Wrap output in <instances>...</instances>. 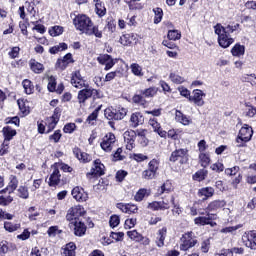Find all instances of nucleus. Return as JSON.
<instances>
[{
  "instance_id": "c756f323",
  "label": "nucleus",
  "mask_w": 256,
  "mask_h": 256,
  "mask_svg": "<svg viewBox=\"0 0 256 256\" xmlns=\"http://www.w3.org/2000/svg\"><path fill=\"white\" fill-rule=\"evenodd\" d=\"M158 91L159 89L157 87H150L140 90V93L144 97V99H152V97H155V95H157Z\"/></svg>"
},
{
  "instance_id": "49530a36",
  "label": "nucleus",
  "mask_w": 256,
  "mask_h": 256,
  "mask_svg": "<svg viewBox=\"0 0 256 256\" xmlns=\"http://www.w3.org/2000/svg\"><path fill=\"white\" fill-rule=\"evenodd\" d=\"M154 23L155 25H158V23H161L162 19H163V9L161 8H154Z\"/></svg>"
},
{
  "instance_id": "9b49d317",
  "label": "nucleus",
  "mask_w": 256,
  "mask_h": 256,
  "mask_svg": "<svg viewBox=\"0 0 256 256\" xmlns=\"http://www.w3.org/2000/svg\"><path fill=\"white\" fill-rule=\"evenodd\" d=\"M206 96L207 94H205L203 90L195 89L192 92V96L189 97V101L196 104L197 107H203V105H205L203 98Z\"/></svg>"
},
{
  "instance_id": "cd10ccee",
  "label": "nucleus",
  "mask_w": 256,
  "mask_h": 256,
  "mask_svg": "<svg viewBox=\"0 0 256 256\" xmlns=\"http://www.w3.org/2000/svg\"><path fill=\"white\" fill-rule=\"evenodd\" d=\"M2 133L4 135V141H11L15 135H17V130L11 128L10 126H6L3 128Z\"/></svg>"
},
{
  "instance_id": "6ab92c4d",
  "label": "nucleus",
  "mask_w": 256,
  "mask_h": 256,
  "mask_svg": "<svg viewBox=\"0 0 256 256\" xmlns=\"http://www.w3.org/2000/svg\"><path fill=\"white\" fill-rule=\"evenodd\" d=\"M148 123L150 127L153 128L154 133H157L159 137H162L163 139L167 138V131L161 128V124L158 123L155 118H150Z\"/></svg>"
},
{
  "instance_id": "5fc2aeb1",
  "label": "nucleus",
  "mask_w": 256,
  "mask_h": 256,
  "mask_svg": "<svg viewBox=\"0 0 256 256\" xmlns=\"http://www.w3.org/2000/svg\"><path fill=\"white\" fill-rule=\"evenodd\" d=\"M112 161H123L125 156L123 155V148H117L114 154H112Z\"/></svg>"
},
{
  "instance_id": "a18cd8bd",
  "label": "nucleus",
  "mask_w": 256,
  "mask_h": 256,
  "mask_svg": "<svg viewBox=\"0 0 256 256\" xmlns=\"http://www.w3.org/2000/svg\"><path fill=\"white\" fill-rule=\"evenodd\" d=\"M17 195L20 199H27L29 197V188L26 186H19L17 189Z\"/></svg>"
},
{
  "instance_id": "69168bd1",
  "label": "nucleus",
  "mask_w": 256,
  "mask_h": 256,
  "mask_svg": "<svg viewBox=\"0 0 256 256\" xmlns=\"http://www.w3.org/2000/svg\"><path fill=\"white\" fill-rule=\"evenodd\" d=\"M61 137H62L61 130H56L54 134L49 136V140L53 141L54 143H59V141L61 140Z\"/></svg>"
},
{
  "instance_id": "e2e57ef3",
  "label": "nucleus",
  "mask_w": 256,
  "mask_h": 256,
  "mask_svg": "<svg viewBox=\"0 0 256 256\" xmlns=\"http://www.w3.org/2000/svg\"><path fill=\"white\" fill-rule=\"evenodd\" d=\"M155 172H152V170H144L142 172V179H146V180H151V179H155Z\"/></svg>"
},
{
  "instance_id": "13d9d810",
  "label": "nucleus",
  "mask_w": 256,
  "mask_h": 256,
  "mask_svg": "<svg viewBox=\"0 0 256 256\" xmlns=\"http://www.w3.org/2000/svg\"><path fill=\"white\" fill-rule=\"evenodd\" d=\"M133 103H136L137 105H145L147 101H145V97L142 96V94H135L132 98Z\"/></svg>"
},
{
  "instance_id": "393cba45",
  "label": "nucleus",
  "mask_w": 256,
  "mask_h": 256,
  "mask_svg": "<svg viewBox=\"0 0 256 256\" xmlns=\"http://www.w3.org/2000/svg\"><path fill=\"white\" fill-rule=\"evenodd\" d=\"M175 119L178 123H181L182 125H191L193 123V121L187 117V115L183 114V112L176 110L175 113Z\"/></svg>"
},
{
  "instance_id": "7c9ffc66",
  "label": "nucleus",
  "mask_w": 256,
  "mask_h": 256,
  "mask_svg": "<svg viewBox=\"0 0 256 256\" xmlns=\"http://www.w3.org/2000/svg\"><path fill=\"white\" fill-rule=\"evenodd\" d=\"M131 126L132 127H139V125H143V115L141 113L136 112L131 115L130 118Z\"/></svg>"
},
{
  "instance_id": "603ef678",
  "label": "nucleus",
  "mask_w": 256,
  "mask_h": 256,
  "mask_svg": "<svg viewBox=\"0 0 256 256\" xmlns=\"http://www.w3.org/2000/svg\"><path fill=\"white\" fill-rule=\"evenodd\" d=\"M205 177H207V170L205 169L199 170L193 175L194 181H204Z\"/></svg>"
},
{
  "instance_id": "f8f14e48",
  "label": "nucleus",
  "mask_w": 256,
  "mask_h": 256,
  "mask_svg": "<svg viewBox=\"0 0 256 256\" xmlns=\"http://www.w3.org/2000/svg\"><path fill=\"white\" fill-rule=\"evenodd\" d=\"M71 84L76 89H83L84 87H87V85H89V83H87V80L83 79V76H81V72L79 70L72 73Z\"/></svg>"
},
{
  "instance_id": "bf43d9fd",
  "label": "nucleus",
  "mask_w": 256,
  "mask_h": 256,
  "mask_svg": "<svg viewBox=\"0 0 256 256\" xmlns=\"http://www.w3.org/2000/svg\"><path fill=\"white\" fill-rule=\"evenodd\" d=\"M119 223H121V219L117 215H112L109 220V225L112 227V229H115V227H118Z\"/></svg>"
},
{
  "instance_id": "de8ad7c7",
  "label": "nucleus",
  "mask_w": 256,
  "mask_h": 256,
  "mask_svg": "<svg viewBox=\"0 0 256 256\" xmlns=\"http://www.w3.org/2000/svg\"><path fill=\"white\" fill-rule=\"evenodd\" d=\"M57 123H59V120H55L54 118H48L46 120V125H47V131L46 133H51V131H53V129H55V127L57 126Z\"/></svg>"
},
{
  "instance_id": "72a5a7b5",
  "label": "nucleus",
  "mask_w": 256,
  "mask_h": 256,
  "mask_svg": "<svg viewBox=\"0 0 256 256\" xmlns=\"http://www.w3.org/2000/svg\"><path fill=\"white\" fill-rule=\"evenodd\" d=\"M133 41H135L134 34H124L120 37V40H119L121 45H124V47L131 45V43H133Z\"/></svg>"
},
{
  "instance_id": "a878e982",
  "label": "nucleus",
  "mask_w": 256,
  "mask_h": 256,
  "mask_svg": "<svg viewBox=\"0 0 256 256\" xmlns=\"http://www.w3.org/2000/svg\"><path fill=\"white\" fill-rule=\"evenodd\" d=\"M75 249H77V246L75 243L70 242L62 248V256H75Z\"/></svg>"
},
{
  "instance_id": "09e8293b",
  "label": "nucleus",
  "mask_w": 256,
  "mask_h": 256,
  "mask_svg": "<svg viewBox=\"0 0 256 256\" xmlns=\"http://www.w3.org/2000/svg\"><path fill=\"white\" fill-rule=\"evenodd\" d=\"M167 37L170 41H179L181 39V33L179 30H169Z\"/></svg>"
},
{
  "instance_id": "6e6d98bb",
  "label": "nucleus",
  "mask_w": 256,
  "mask_h": 256,
  "mask_svg": "<svg viewBox=\"0 0 256 256\" xmlns=\"http://www.w3.org/2000/svg\"><path fill=\"white\" fill-rule=\"evenodd\" d=\"M148 169L152 172H154L155 174H157V171L159 170V160L157 159H152L149 163H148Z\"/></svg>"
},
{
  "instance_id": "a211bd4d",
  "label": "nucleus",
  "mask_w": 256,
  "mask_h": 256,
  "mask_svg": "<svg viewBox=\"0 0 256 256\" xmlns=\"http://www.w3.org/2000/svg\"><path fill=\"white\" fill-rule=\"evenodd\" d=\"M165 239H167V227L164 226L156 232L155 243L160 249L165 247Z\"/></svg>"
},
{
  "instance_id": "f257e3e1",
  "label": "nucleus",
  "mask_w": 256,
  "mask_h": 256,
  "mask_svg": "<svg viewBox=\"0 0 256 256\" xmlns=\"http://www.w3.org/2000/svg\"><path fill=\"white\" fill-rule=\"evenodd\" d=\"M73 21L74 27H76L77 31H80L88 36L95 35L98 39L103 37V32L99 30V26L93 24V21H91V18H89L87 15H78Z\"/></svg>"
},
{
  "instance_id": "680f3d73",
  "label": "nucleus",
  "mask_w": 256,
  "mask_h": 256,
  "mask_svg": "<svg viewBox=\"0 0 256 256\" xmlns=\"http://www.w3.org/2000/svg\"><path fill=\"white\" fill-rule=\"evenodd\" d=\"M137 225V218H129L125 220L124 227L125 229H133Z\"/></svg>"
},
{
  "instance_id": "338daca9",
  "label": "nucleus",
  "mask_w": 256,
  "mask_h": 256,
  "mask_svg": "<svg viewBox=\"0 0 256 256\" xmlns=\"http://www.w3.org/2000/svg\"><path fill=\"white\" fill-rule=\"evenodd\" d=\"M7 153H9V142L8 141H4L2 143V145L0 146V155H7Z\"/></svg>"
},
{
  "instance_id": "052dcab7",
  "label": "nucleus",
  "mask_w": 256,
  "mask_h": 256,
  "mask_svg": "<svg viewBox=\"0 0 256 256\" xmlns=\"http://www.w3.org/2000/svg\"><path fill=\"white\" fill-rule=\"evenodd\" d=\"M238 229H241V225H236V226H229V227H225V228H222L220 230V233H235V231H237Z\"/></svg>"
},
{
  "instance_id": "0eeeda50",
  "label": "nucleus",
  "mask_w": 256,
  "mask_h": 256,
  "mask_svg": "<svg viewBox=\"0 0 256 256\" xmlns=\"http://www.w3.org/2000/svg\"><path fill=\"white\" fill-rule=\"evenodd\" d=\"M86 211L85 208L81 205L71 207L66 214V220L69 223H73V221H79V217H83Z\"/></svg>"
},
{
  "instance_id": "774afa93",
  "label": "nucleus",
  "mask_w": 256,
  "mask_h": 256,
  "mask_svg": "<svg viewBox=\"0 0 256 256\" xmlns=\"http://www.w3.org/2000/svg\"><path fill=\"white\" fill-rule=\"evenodd\" d=\"M215 256H233V251L231 249L221 250L219 253H216Z\"/></svg>"
},
{
  "instance_id": "8fccbe9b",
  "label": "nucleus",
  "mask_w": 256,
  "mask_h": 256,
  "mask_svg": "<svg viewBox=\"0 0 256 256\" xmlns=\"http://www.w3.org/2000/svg\"><path fill=\"white\" fill-rule=\"evenodd\" d=\"M57 88V79H55L54 76H50L48 78V91H50V93H54V91H56Z\"/></svg>"
},
{
  "instance_id": "5701e85b",
  "label": "nucleus",
  "mask_w": 256,
  "mask_h": 256,
  "mask_svg": "<svg viewBox=\"0 0 256 256\" xmlns=\"http://www.w3.org/2000/svg\"><path fill=\"white\" fill-rule=\"evenodd\" d=\"M53 172L50 175L49 179V186L50 187H55V185H59L61 181V174L59 173V169L57 167H52Z\"/></svg>"
},
{
  "instance_id": "9d476101",
  "label": "nucleus",
  "mask_w": 256,
  "mask_h": 256,
  "mask_svg": "<svg viewBox=\"0 0 256 256\" xmlns=\"http://www.w3.org/2000/svg\"><path fill=\"white\" fill-rule=\"evenodd\" d=\"M242 243L248 249H256V232L248 231L242 235Z\"/></svg>"
},
{
  "instance_id": "a19ab883",
  "label": "nucleus",
  "mask_w": 256,
  "mask_h": 256,
  "mask_svg": "<svg viewBox=\"0 0 256 256\" xmlns=\"http://www.w3.org/2000/svg\"><path fill=\"white\" fill-rule=\"evenodd\" d=\"M127 235L132 241H136L137 243H141L143 239V235L137 232V230L128 231Z\"/></svg>"
},
{
  "instance_id": "4be33fe9",
  "label": "nucleus",
  "mask_w": 256,
  "mask_h": 256,
  "mask_svg": "<svg viewBox=\"0 0 256 256\" xmlns=\"http://www.w3.org/2000/svg\"><path fill=\"white\" fill-rule=\"evenodd\" d=\"M213 195H215V189L213 187H204L198 190V197H202L203 201H207Z\"/></svg>"
},
{
  "instance_id": "f704fd0d",
  "label": "nucleus",
  "mask_w": 256,
  "mask_h": 256,
  "mask_svg": "<svg viewBox=\"0 0 256 256\" xmlns=\"http://www.w3.org/2000/svg\"><path fill=\"white\" fill-rule=\"evenodd\" d=\"M104 116L108 121H117V109H114L113 107L106 108L104 110Z\"/></svg>"
},
{
  "instance_id": "c03bdc74",
  "label": "nucleus",
  "mask_w": 256,
  "mask_h": 256,
  "mask_svg": "<svg viewBox=\"0 0 256 256\" xmlns=\"http://www.w3.org/2000/svg\"><path fill=\"white\" fill-rule=\"evenodd\" d=\"M211 217V214H207V216H200L194 219V223L195 225H201V226H205L209 223V218Z\"/></svg>"
},
{
  "instance_id": "7ed1b4c3",
  "label": "nucleus",
  "mask_w": 256,
  "mask_h": 256,
  "mask_svg": "<svg viewBox=\"0 0 256 256\" xmlns=\"http://www.w3.org/2000/svg\"><path fill=\"white\" fill-rule=\"evenodd\" d=\"M253 137V128L245 124L239 131L236 138V146L245 147V143H249V140Z\"/></svg>"
},
{
  "instance_id": "c85d7f7f",
  "label": "nucleus",
  "mask_w": 256,
  "mask_h": 256,
  "mask_svg": "<svg viewBox=\"0 0 256 256\" xmlns=\"http://www.w3.org/2000/svg\"><path fill=\"white\" fill-rule=\"evenodd\" d=\"M231 54L233 57H243L245 55V45L235 44L231 49Z\"/></svg>"
},
{
  "instance_id": "3c124183",
  "label": "nucleus",
  "mask_w": 256,
  "mask_h": 256,
  "mask_svg": "<svg viewBox=\"0 0 256 256\" xmlns=\"http://www.w3.org/2000/svg\"><path fill=\"white\" fill-rule=\"evenodd\" d=\"M200 163L202 167H208L209 163H211V158H209V155L205 153H200L199 155Z\"/></svg>"
},
{
  "instance_id": "20e7f679",
  "label": "nucleus",
  "mask_w": 256,
  "mask_h": 256,
  "mask_svg": "<svg viewBox=\"0 0 256 256\" xmlns=\"http://www.w3.org/2000/svg\"><path fill=\"white\" fill-rule=\"evenodd\" d=\"M171 163H180V165H185L189 161V150L185 148H179L174 150L169 158Z\"/></svg>"
},
{
  "instance_id": "bb28decb",
  "label": "nucleus",
  "mask_w": 256,
  "mask_h": 256,
  "mask_svg": "<svg viewBox=\"0 0 256 256\" xmlns=\"http://www.w3.org/2000/svg\"><path fill=\"white\" fill-rule=\"evenodd\" d=\"M225 205L224 200H214L208 204L206 211H218V209H223Z\"/></svg>"
},
{
  "instance_id": "37998d69",
  "label": "nucleus",
  "mask_w": 256,
  "mask_h": 256,
  "mask_svg": "<svg viewBox=\"0 0 256 256\" xmlns=\"http://www.w3.org/2000/svg\"><path fill=\"white\" fill-rule=\"evenodd\" d=\"M67 49V44L65 43H60L59 45L53 46L49 49V53L51 55H57L60 51H65Z\"/></svg>"
},
{
  "instance_id": "b1692460",
  "label": "nucleus",
  "mask_w": 256,
  "mask_h": 256,
  "mask_svg": "<svg viewBox=\"0 0 256 256\" xmlns=\"http://www.w3.org/2000/svg\"><path fill=\"white\" fill-rule=\"evenodd\" d=\"M17 187H19V180L17 179V176L11 175L8 186L1 190L0 193H7V191H9V193H13Z\"/></svg>"
},
{
  "instance_id": "e433bc0d",
  "label": "nucleus",
  "mask_w": 256,
  "mask_h": 256,
  "mask_svg": "<svg viewBox=\"0 0 256 256\" xmlns=\"http://www.w3.org/2000/svg\"><path fill=\"white\" fill-rule=\"evenodd\" d=\"M95 3V11L99 17H104L105 13H107V9L105 8V5L98 0Z\"/></svg>"
},
{
  "instance_id": "ea45409f",
  "label": "nucleus",
  "mask_w": 256,
  "mask_h": 256,
  "mask_svg": "<svg viewBox=\"0 0 256 256\" xmlns=\"http://www.w3.org/2000/svg\"><path fill=\"white\" fill-rule=\"evenodd\" d=\"M173 191V184L169 181H166L159 189L158 195H163V193H171Z\"/></svg>"
},
{
  "instance_id": "1a4fd4ad",
  "label": "nucleus",
  "mask_w": 256,
  "mask_h": 256,
  "mask_svg": "<svg viewBox=\"0 0 256 256\" xmlns=\"http://www.w3.org/2000/svg\"><path fill=\"white\" fill-rule=\"evenodd\" d=\"M101 175H105V165L101 163V160L97 159L94 161V167L86 174L88 179L92 177H101Z\"/></svg>"
},
{
  "instance_id": "f3484780",
  "label": "nucleus",
  "mask_w": 256,
  "mask_h": 256,
  "mask_svg": "<svg viewBox=\"0 0 256 256\" xmlns=\"http://www.w3.org/2000/svg\"><path fill=\"white\" fill-rule=\"evenodd\" d=\"M73 153L80 163H91L93 161L91 154H87V152H83L79 148H74Z\"/></svg>"
},
{
  "instance_id": "2f4dec72",
  "label": "nucleus",
  "mask_w": 256,
  "mask_h": 256,
  "mask_svg": "<svg viewBox=\"0 0 256 256\" xmlns=\"http://www.w3.org/2000/svg\"><path fill=\"white\" fill-rule=\"evenodd\" d=\"M29 66L31 71H33V73H43V71L45 70V67L43 66V64L37 62V60L35 59H31L29 62Z\"/></svg>"
},
{
  "instance_id": "58836bf2",
  "label": "nucleus",
  "mask_w": 256,
  "mask_h": 256,
  "mask_svg": "<svg viewBox=\"0 0 256 256\" xmlns=\"http://www.w3.org/2000/svg\"><path fill=\"white\" fill-rule=\"evenodd\" d=\"M130 69L135 77H143V67L137 63H132Z\"/></svg>"
},
{
  "instance_id": "79ce46f5",
  "label": "nucleus",
  "mask_w": 256,
  "mask_h": 256,
  "mask_svg": "<svg viewBox=\"0 0 256 256\" xmlns=\"http://www.w3.org/2000/svg\"><path fill=\"white\" fill-rule=\"evenodd\" d=\"M170 203L173 205L172 213L175 217H179L181 213H183V209L179 207V205L175 204V197L171 196L170 197Z\"/></svg>"
},
{
  "instance_id": "aec40b11",
  "label": "nucleus",
  "mask_w": 256,
  "mask_h": 256,
  "mask_svg": "<svg viewBox=\"0 0 256 256\" xmlns=\"http://www.w3.org/2000/svg\"><path fill=\"white\" fill-rule=\"evenodd\" d=\"M72 196L76 199V201H79L81 203L87 201L89 199V194L83 190L81 187H75L72 190Z\"/></svg>"
},
{
  "instance_id": "473e14b6",
  "label": "nucleus",
  "mask_w": 256,
  "mask_h": 256,
  "mask_svg": "<svg viewBox=\"0 0 256 256\" xmlns=\"http://www.w3.org/2000/svg\"><path fill=\"white\" fill-rule=\"evenodd\" d=\"M169 79L175 85H181V84L185 83V77L181 76L177 72H171L169 74Z\"/></svg>"
},
{
  "instance_id": "864d4df0",
  "label": "nucleus",
  "mask_w": 256,
  "mask_h": 256,
  "mask_svg": "<svg viewBox=\"0 0 256 256\" xmlns=\"http://www.w3.org/2000/svg\"><path fill=\"white\" fill-rule=\"evenodd\" d=\"M49 34L51 37H59V35H63V27L54 26L49 30Z\"/></svg>"
},
{
  "instance_id": "423d86ee",
  "label": "nucleus",
  "mask_w": 256,
  "mask_h": 256,
  "mask_svg": "<svg viewBox=\"0 0 256 256\" xmlns=\"http://www.w3.org/2000/svg\"><path fill=\"white\" fill-rule=\"evenodd\" d=\"M97 93H99L97 89H94L93 87L89 86V84L87 86H84V88L80 89V91L78 92L77 99L79 105H85V102L88 99H91V97H95Z\"/></svg>"
},
{
  "instance_id": "39448f33",
  "label": "nucleus",
  "mask_w": 256,
  "mask_h": 256,
  "mask_svg": "<svg viewBox=\"0 0 256 256\" xmlns=\"http://www.w3.org/2000/svg\"><path fill=\"white\" fill-rule=\"evenodd\" d=\"M115 145H117V137L112 132H108L100 142V147L105 153H111Z\"/></svg>"
},
{
  "instance_id": "4468645a",
  "label": "nucleus",
  "mask_w": 256,
  "mask_h": 256,
  "mask_svg": "<svg viewBox=\"0 0 256 256\" xmlns=\"http://www.w3.org/2000/svg\"><path fill=\"white\" fill-rule=\"evenodd\" d=\"M69 227L74 228V235H76V237H83V235L87 233V226L80 220L70 222Z\"/></svg>"
},
{
  "instance_id": "6e6552de",
  "label": "nucleus",
  "mask_w": 256,
  "mask_h": 256,
  "mask_svg": "<svg viewBox=\"0 0 256 256\" xmlns=\"http://www.w3.org/2000/svg\"><path fill=\"white\" fill-rule=\"evenodd\" d=\"M197 245V239L193 238V232L185 233L181 238L180 251H189Z\"/></svg>"
},
{
  "instance_id": "412c9836",
  "label": "nucleus",
  "mask_w": 256,
  "mask_h": 256,
  "mask_svg": "<svg viewBox=\"0 0 256 256\" xmlns=\"http://www.w3.org/2000/svg\"><path fill=\"white\" fill-rule=\"evenodd\" d=\"M69 63H73V55L71 53L66 54L63 59H58L56 62V67L62 71L67 69Z\"/></svg>"
},
{
  "instance_id": "4c0bfd02",
  "label": "nucleus",
  "mask_w": 256,
  "mask_h": 256,
  "mask_svg": "<svg viewBox=\"0 0 256 256\" xmlns=\"http://www.w3.org/2000/svg\"><path fill=\"white\" fill-rule=\"evenodd\" d=\"M22 85L24 87V91L26 95H31L33 94V91H35V86H33V83L31 80H23Z\"/></svg>"
},
{
  "instance_id": "f03ea898",
  "label": "nucleus",
  "mask_w": 256,
  "mask_h": 256,
  "mask_svg": "<svg viewBox=\"0 0 256 256\" xmlns=\"http://www.w3.org/2000/svg\"><path fill=\"white\" fill-rule=\"evenodd\" d=\"M239 29V24L231 25L228 24L224 27L221 24H216L214 26V33L218 35V43L223 49L231 47L235 43V39L231 38V33H235Z\"/></svg>"
},
{
  "instance_id": "dca6fc26",
  "label": "nucleus",
  "mask_w": 256,
  "mask_h": 256,
  "mask_svg": "<svg viewBox=\"0 0 256 256\" xmlns=\"http://www.w3.org/2000/svg\"><path fill=\"white\" fill-rule=\"evenodd\" d=\"M117 209L122 211V213H126L128 215H133L139 211V208L135 204H125V203H118L116 204Z\"/></svg>"
},
{
  "instance_id": "4d7b16f0",
  "label": "nucleus",
  "mask_w": 256,
  "mask_h": 256,
  "mask_svg": "<svg viewBox=\"0 0 256 256\" xmlns=\"http://www.w3.org/2000/svg\"><path fill=\"white\" fill-rule=\"evenodd\" d=\"M145 197H147V189L142 188L138 190V192L134 196V199L135 201L141 202L143 199H145Z\"/></svg>"
},
{
  "instance_id": "ddd939ff",
  "label": "nucleus",
  "mask_w": 256,
  "mask_h": 256,
  "mask_svg": "<svg viewBox=\"0 0 256 256\" xmlns=\"http://www.w3.org/2000/svg\"><path fill=\"white\" fill-rule=\"evenodd\" d=\"M124 143L126 144V149L128 151H133L135 149V139H137V133L133 130H128L124 132Z\"/></svg>"
},
{
  "instance_id": "0e129e2a",
  "label": "nucleus",
  "mask_w": 256,
  "mask_h": 256,
  "mask_svg": "<svg viewBox=\"0 0 256 256\" xmlns=\"http://www.w3.org/2000/svg\"><path fill=\"white\" fill-rule=\"evenodd\" d=\"M11 203H13V197H11V196H7V197L0 196V205H2L3 207H7V205H11Z\"/></svg>"
},
{
  "instance_id": "2eb2a0df",
  "label": "nucleus",
  "mask_w": 256,
  "mask_h": 256,
  "mask_svg": "<svg viewBox=\"0 0 256 256\" xmlns=\"http://www.w3.org/2000/svg\"><path fill=\"white\" fill-rule=\"evenodd\" d=\"M98 63L100 65H105V71H109V69H113V66L115 65V60L111 58V55L109 54H102L97 58Z\"/></svg>"
},
{
  "instance_id": "c9c22d12",
  "label": "nucleus",
  "mask_w": 256,
  "mask_h": 256,
  "mask_svg": "<svg viewBox=\"0 0 256 256\" xmlns=\"http://www.w3.org/2000/svg\"><path fill=\"white\" fill-rule=\"evenodd\" d=\"M4 229L5 231H8V233H15V231L21 229V224L13 222H4Z\"/></svg>"
}]
</instances>
